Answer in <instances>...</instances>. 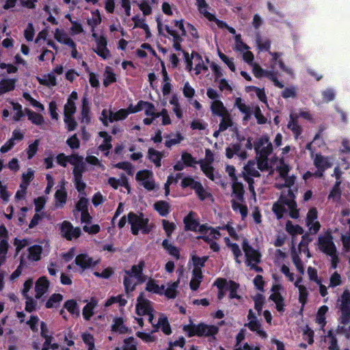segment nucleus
I'll return each mask as SVG.
<instances>
[{
  "label": "nucleus",
  "instance_id": "nucleus-17",
  "mask_svg": "<svg viewBox=\"0 0 350 350\" xmlns=\"http://www.w3.org/2000/svg\"><path fill=\"white\" fill-rule=\"evenodd\" d=\"M343 217L340 220V223L342 224V226L338 227L336 228L337 231H344L345 232H349L348 235H345L342 234V242L343 244V247L345 249L346 251L350 250V219L345 216H347L349 214V211H342Z\"/></svg>",
  "mask_w": 350,
  "mask_h": 350
},
{
  "label": "nucleus",
  "instance_id": "nucleus-5",
  "mask_svg": "<svg viewBox=\"0 0 350 350\" xmlns=\"http://www.w3.org/2000/svg\"><path fill=\"white\" fill-rule=\"evenodd\" d=\"M128 221L131 225V232L133 234H137L139 232L148 234L151 230V226L148 224V219L142 213H130L128 215Z\"/></svg>",
  "mask_w": 350,
  "mask_h": 350
},
{
  "label": "nucleus",
  "instance_id": "nucleus-1",
  "mask_svg": "<svg viewBox=\"0 0 350 350\" xmlns=\"http://www.w3.org/2000/svg\"><path fill=\"white\" fill-rule=\"evenodd\" d=\"M135 313L139 317L147 315L149 322L155 328V330L161 329L166 335L171 334V329L167 317L162 314L156 313L151 301L145 297L143 293L137 299ZM135 320L140 327L143 326L144 323L142 317H135Z\"/></svg>",
  "mask_w": 350,
  "mask_h": 350
},
{
  "label": "nucleus",
  "instance_id": "nucleus-52",
  "mask_svg": "<svg viewBox=\"0 0 350 350\" xmlns=\"http://www.w3.org/2000/svg\"><path fill=\"white\" fill-rule=\"evenodd\" d=\"M42 252L41 246L35 245L28 249V258L32 261H37L40 260V255Z\"/></svg>",
  "mask_w": 350,
  "mask_h": 350
},
{
  "label": "nucleus",
  "instance_id": "nucleus-16",
  "mask_svg": "<svg viewBox=\"0 0 350 350\" xmlns=\"http://www.w3.org/2000/svg\"><path fill=\"white\" fill-rule=\"evenodd\" d=\"M137 181L148 191L153 190L155 187V182L153 173L147 170H140L136 174Z\"/></svg>",
  "mask_w": 350,
  "mask_h": 350
},
{
  "label": "nucleus",
  "instance_id": "nucleus-22",
  "mask_svg": "<svg viewBox=\"0 0 350 350\" xmlns=\"http://www.w3.org/2000/svg\"><path fill=\"white\" fill-rule=\"evenodd\" d=\"M317 217L318 212L317 208H311L307 213L306 223L310 232L314 234L317 233L321 228V224L317 220Z\"/></svg>",
  "mask_w": 350,
  "mask_h": 350
},
{
  "label": "nucleus",
  "instance_id": "nucleus-31",
  "mask_svg": "<svg viewBox=\"0 0 350 350\" xmlns=\"http://www.w3.org/2000/svg\"><path fill=\"white\" fill-rule=\"evenodd\" d=\"M54 38L59 43L68 46H73L74 41L70 38L68 33L63 29H55L53 31Z\"/></svg>",
  "mask_w": 350,
  "mask_h": 350
},
{
  "label": "nucleus",
  "instance_id": "nucleus-12",
  "mask_svg": "<svg viewBox=\"0 0 350 350\" xmlns=\"http://www.w3.org/2000/svg\"><path fill=\"white\" fill-rule=\"evenodd\" d=\"M318 246L319 250L327 256L336 253V247L330 232H325L319 237Z\"/></svg>",
  "mask_w": 350,
  "mask_h": 350
},
{
  "label": "nucleus",
  "instance_id": "nucleus-59",
  "mask_svg": "<svg viewBox=\"0 0 350 350\" xmlns=\"http://www.w3.org/2000/svg\"><path fill=\"white\" fill-rule=\"evenodd\" d=\"M16 80L11 79H2L0 81V89L3 94L14 90Z\"/></svg>",
  "mask_w": 350,
  "mask_h": 350
},
{
  "label": "nucleus",
  "instance_id": "nucleus-10",
  "mask_svg": "<svg viewBox=\"0 0 350 350\" xmlns=\"http://www.w3.org/2000/svg\"><path fill=\"white\" fill-rule=\"evenodd\" d=\"M214 161V154L210 149H206L205 157L203 159L198 161L203 173L207 178L213 181L217 180V175L214 173V169L212 163Z\"/></svg>",
  "mask_w": 350,
  "mask_h": 350
},
{
  "label": "nucleus",
  "instance_id": "nucleus-37",
  "mask_svg": "<svg viewBox=\"0 0 350 350\" xmlns=\"http://www.w3.org/2000/svg\"><path fill=\"white\" fill-rule=\"evenodd\" d=\"M131 19L133 24L131 25V27H132L133 29L135 28H141L145 31L147 38H149L150 36L151 33L149 27L146 24V20L144 18H142L139 16L136 15L132 17Z\"/></svg>",
  "mask_w": 350,
  "mask_h": 350
},
{
  "label": "nucleus",
  "instance_id": "nucleus-2",
  "mask_svg": "<svg viewBox=\"0 0 350 350\" xmlns=\"http://www.w3.org/2000/svg\"><path fill=\"white\" fill-rule=\"evenodd\" d=\"M269 54L271 57L269 62L270 70H265L262 68L258 64L254 63L251 66L252 67V72L256 77H267L273 81L275 86L282 88L284 85L281 82L279 81L278 79V73L276 70V66L278 65L282 70L286 72L289 75H293V71L290 68L284 65L280 59L281 55L280 53L276 52H269Z\"/></svg>",
  "mask_w": 350,
  "mask_h": 350
},
{
  "label": "nucleus",
  "instance_id": "nucleus-46",
  "mask_svg": "<svg viewBox=\"0 0 350 350\" xmlns=\"http://www.w3.org/2000/svg\"><path fill=\"white\" fill-rule=\"evenodd\" d=\"M99 137L103 139V142L99 145V149L101 151H106L105 155H107L108 150L111 148V137L107 133L102 131L99 133Z\"/></svg>",
  "mask_w": 350,
  "mask_h": 350
},
{
  "label": "nucleus",
  "instance_id": "nucleus-32",
  "mask_svg": "<svg viewBox=\"0 0 350 350\" xmlns=\"http://www.w3.org/2000/svg\"><path fill=\"white\" fill-rule=\"evenodd\" d=\"M287 127L293 132L295 139L302 133V127L298 124L297 116L295 113H290Z\"/></svg>",
  "mask_w": 350,
  "mask_h": 350
},
{
  "label": "nucleus",
  "instance_id": "nucleus-61",
  "mask_svg": "<svg viewBox=\"0 0 350 350\" xmlns=\"http://www.w3.org/2000/svg\"><path fill=\"white\" fill-rule=\"evenodd\" d=\"M235 106L239 109V111L245 114V118H248L251 115V109L241 98H237L235 99Z\"/></svg>",
  "mask_w": 350,
  "mask_h": 350
},
{
  "label": "nucleus",
  "instance_id": "nucleus-42",
  "mask_svg": "<svg viewBox=\"0 0 350 350\" xmlns=\"http://www.w3.org/2000/svg\"><path fill=\"white\" fill-rule=\"evenodd\" d=\"M37 80L40 84L46 85L49 88L54 87L57 85L56 77L53 75V72H50L47 75L38 77Z\"/></svg>",
  "mask_w": 350,
  "mask_h": 350
},
{
  "label": "nucleus",
  "instance_id": "nucleus-55",
  "mask_svg": "<svg viewBox=\"0 0 350 350\" xmlns=\"http://www.w3.org/2000/svg\"><path fill=\"white\" fill-rule=\"evenodd\" d=\"M128 328L124 324L123 319L122 318H116L113 320L112 325V331L119 334L126 333Z\"/></svg>",
  "mask_w": 350,
  "mask_h": 350
},
{
  "label": "nucleus",
  "instance_id": "nucleus-53",
  "mask_svg": "<svg viewBox=\"0 0 350 350\" xmlns=\"http://www.w3.org/2000/svg\"><path fill=\"white\" fill-rule=\"evenodd\" d=\"M116 81V77L113 69L109 66H107L103 75V85L107 87L111 83H114Z\"/></svg>",
  "mask_w": 350,
  "mask_h": 350
},
{
  "label": "nucleus",
  "instance_id": "nucleus-28",
  "mask_svg": "<svg viewBox=\"0 0 350 350\" xmlns=\"http://www.w3.org/2000/svg\"><path fill=\"white\" fill-rule=\"evenodd\" d=\"M200 233L202 234L200 237L207 243L217 239L221 236L219 231L206 225H201Z\"/></svg>",
  "mask_w": 350,
  "mask_h": 350
},
{
  "label": "nucleus",
  "instance_id": "nucleus-44",
  "mask_svg": "<svg viewBox=\"0 0 350 350\" xmlns=\"http://www.w3.org/2000/svg\"><path fill=\"white\" fill-rule=\"evenodd\" d=\"M97 306V301L92 299L86 305L83 307L82 310V314L83 318L88 321L94 314V310Z\"/></svg>",
  "mask_w": 350,
  "mask_h": 350
},
{
  "label": "nucleus",
  "instance_id": "nucleus-8",
  "mask_svg": "<svg viewBox=\"0 0 350 350\" xmlns=\"http://www.w3.org/2000/svg\"><path fill=\"white\" fill-rule=\"evenodd\" d=\"M277 171L279 172L280 178L282 183H276V186L279 188L286 187L290 188L294 185L295 178L293 176H288L289 171L288 165L286 163V157H282L276 165Z\"/></svg>",
  "mask_w": 350,
  "mask_h": 350
},
{
  "label": "nucleus",
  "instance_id": "nucleus-50",
  "mask_svg": "<svg viewBox=\"0 0 350 350\" xmlns=\"http://www.w3.org/2000/svg\"><path fill=\"white\" fill-rule=\"evenodd\" d=\"M232 183V200L244 199L243 185L237 180L233 181Z\"/></svg>",
  "mask_w": 350,
  "mask_h": 350
},
{
  "label": "nucleus",
  "instance_id": "nucleus-39",
  "mask_svg": "<svg viewBox=\"0 0 350 350\" xmlns=\"http://www.w3.org/2000/svg\"><path fill=\"white\" fill-rule=\"evenodd\" d=\"M102 21L101 16L98 10H94L91 12V16L87 19V23L91 28L92 33H96L95 29L100 24Z\"/></svg>",
  "mask_w": 350,
  "mask_h": 350
},
{
  "label": "nucleus",
  "instance_id": "nucleus-62",
  "mask_svg": "<svg viewBox=\"0 0 350 350\" xmlns=\"http://www.w3.org/2000/svg\"><path fill=\"white\" fill-rule=\"evenodd\" d=\"M286 230L293 236L301 234L304 232L301 227L297 224H293L290 221H288L286 224Z\"/></svg>",
  "mask_w": 350,
  "mask_h": 350
},
{
  "label": "nucleus",
  "instance_id": "nucleus-26",
  "mask_svg": "<svg viewBox=\"0 0 350 350\" xmlns=\"http://www.w3.org/2000/svg\"><path fill=\"white\" fill-rule=\"evenodd\" d=\"M303 278L301 276H298L296 278L295 286L298 290V299L299 302L304 307L308 301V291L305 285L302 284Z\"/></svg>",
  "mask_w": 350,
  "mask_h": 350
},
{
  "label": "nucleus",
  "instance_id": "nucleus-18",
  "mask_svg": "<svg viewBox=\"0 0 350 350\" xmlns=\"http://www.w3.org/2000/svg\"><path fill=\"white\" fill-rule=\"evenodd\" d=\"M246 326L252 332L262 338H267V334L265 331L263 330L260 321L255 316L254 313L252 310H249L247 315V323L245 324Z\"/></svg>",
  "mask_w": 350,
  "mask_h": 350
},
{
  "label": "nucleus",
  "instance_id": "nucleus-41",
  "mask_svg": "<svg viewBox=\"0 0 350 350\" xmlns=\"http://www.w3.org/2000/svg\"><path fill=\"white\" fill-rule=\"evenodd\" d=\"M146 290L150 293L162 295L164 293V285H159L156 280L150 279L146 283Z\"/></svg>",
  "mask_w": 350,
  "mask_h": 350
},
{
  "label": "nucleus",
  "instance_id": "nucleus-4",
  "mask_svg": "<svg viewBox=\"0 0 350 350\" xmlns=\"http://www.w3.org/2000/svg\"><path fill=\"white\" fill-rule=\"evenodd\" d=\"M288 198L286 199L282 196L273 206V211L278 219L283 216L284 213H288L291 217L294 219L299 217V210L297 208V204L294 200V196L290 190H288Z\"/></svg>",
  "mask_w": 350,
  "mask_h": 350
},
{
  "label": "nucleus",
  "instance_id": "nucleus-9",
  "mask_svg": "<svg viewBox=\"0 0 350 350\" xmlns=\"http://www.w3.org/2000/svg\"><path fill=\"white\" fill-rule=\"evenodd\" d=\"M134 113L131 111L130 105L127 109H121L115 113L105 109L102 111L100 120L104 124L107 125L108 122L124 120L129 114Z\"/></svg>",
  "mask_w": 350,
  "mask_h": 350
},
{
  "label": "nucleus",
  "instance_id": "nucleus-34",
  "mask_svg": "<svg viewBox=\"0 0 350 350\" xmlns=\"http://www.w3.org/2000/svg\"><path fill=\"white\" fill-rule=\"evenodd\" d=\"M77 93L76 92H72L64 106V116H72L76 112L75 101L77 100Z\"/></svg>",
  "mask_w": 350,
  "mask_h": 350
},
{
  "label": "nucleus",
  "instance_id": "nucleus-15",
  "mask_svg": "<svg viewBox=\"0 0 350 350\" xmlns=\"http://www.w3.org/2000/svg\"><path fill=\"white\" fill-rule=\"evenodd\" d=\"M334 161V159L333 157H324L321 154H317L313 159V162L314 165L317 168V171L314 175L316 177L322 176L323 172L332 165Z\"/></svg>",
  "mask_w": 350,
  "mask_h": 350
},
{
  "label": "nucleus",
  "instance_id": "nucleus-51",
  "mask_svg": "<svg viewBox=\"0 0 350 350\" xmlns=\"http://www.w3.org/2000/svg\"><path fill=\"white\" fill-rule=\"evenodd\" d=\"M64 307L68 310L69 313L75 317H79L80 314L79 308L77 303L74 299H70L64 303Z\"/></svg>",
  "mask_w": 350,
  "mask_h": 350
},
{
  "label": "nucleus",
  "instance_id": "nucleus-23",
  "mask_svg": "<svg viewBox=\"0 0 350 350\" xmlns=\"http://www.w3.org/2000/svg\"><path fill=\"white\" fill-rule=\"evenodd\" d=\"M175 26L180 29L182 35L190 36L193 40L199 38L197 29L190 23L184 24L183 20L175 21Z\"/></svg>",
  "mask_w": 350,
  "mask_h": 350
},
{
  "label": "nucleus",
  "instance_id": "nucleus-60",
  "mask_svg": "<svg viewBox=\"0 0 350 350\" xmlns=\"http://www.w3.org/2000/svg\"><path fill=\"white\" fill-rule=\"evenodd\" d=\"M148 158L152 161L157 167L161 166V159L162 154L159 151H157L153 148L148 150Z\"/></svg>",
  "mask_w": 350,
  "mask_h": 350
},
{
  "label": "nucleus",
  "instance_id": "nucleus-20",
  "mask_svg": "<svg viewBox=\"0 0 350 350\" xmlns=\"http://www.w3.org/2000/svg\"><path fill=\"white\" fill-rule=\"evenodd\" d=\"M215 285H216L218 288L226 289L228 291H229V297L230 299H240V296L237 293V290L239 288V285L234 282L227 281L225 279H217L215 282Z\"/></svg>",
  "mask_w": 350,
  "mask_h": 350
},
{
  "label": "nucleus",
  "instance_id": "nucleus-40",
  "mask_svg": "<svg viewBox=\"0 0 350 350\" xmlns=\"http://www.w3.org/2000/svg\"><path fill=\"white\" fill-rule=\"evenodd\" d=\"M68 163L74 165L73 174L75 172H83L84 169L83 158L78 154L68 156Z\"/></svg>",
  "mask_w": 350,
  "mask_h": 350
},
{
  "label": "nucleus",
  "instance_id": "nucleus-3",
  "mask_svg": "<svg viewBox=\"0 0 350 350\" xmlns=\"http://www.w3.org/2000/svg\"><path fill=\"white\" fill-rule=\"evenodd\" d=\"M336 306L340 312L338 329L347 338L350 336V291L345 288L338 297Z\"/></svg>",
  "mask_w": 350,
  "mask_h": 350
},
{
  "label": "nucleus",
  "instance_id": "nucleus-64",
  "mask_svg": "<svg viewBox=\"0 0 350 350\" xmlns=\"http://www.w3.org/2000/svg\"><path fill=\"white\" fill-rule=\"evenodd\" d=\"M63 296L61 294L52 295L46 303V307L48 308H55L62 301Z\"/></svg>",
  "mask_w": 350,
  "mask_h": 350
},
{
  "label": "nucleus",
  "instance_id": "nucleus-27",
  "mask_svg": "<svg viewBox=\"0 0 350 350\" xmlns=\"http://www.w3.org/2000/svg\"><path fill=\"white\" fill-rule=\"evenodd\" d=\"M184 224L186 230L200 232L201 225L199 224L197 215L195 213L190 212L184 218Z\"/></svg>",
  "mask_w": 350,
  "mask_h": 350
},
{
  "label": "nucleus",
  "instance_id": "nucleus-6",
  "mask_svg": "<svg viewBox=\"0 0 350 350\" xmlns=\"http://www.w3.org/2000/svg\"><path fill=\"white\" fill-rule=\"evenodd\" d=\"M184 330L189 336H214L218 333V327L204 323L191 324L185 325Z\"/></svg>",
  "mask_w": 350,
  "mask_h": 350
},
{
  "label": "nucleus",
  "instance_id": "nucleus-11",
  "mask_svg": "<svg viewBox=\"0 0 350 350\" xmlns=\"http://www.w3.org/2000/svg\"><path fill=\"white\" fill-rule=\"evenodd\" d=\"M284 286L278 282L274 283L271 288L269 299L275 304V308L279 312H283L284 311V298L282 295V293L284 292Z\"/></svg>",
  "mask_w": 350,
  "mask_h": 350
},
{
  "label": "nucleus",
  "instance_id": "nucleus-48",
  "mask_svg": "<svg viewBox=\"0 0 350 350\" xmlns=\"http://www.w3.org/2000/svg\"><path fill=\"white\" fill-rule=\"evenodd\" d=\"M179 284V280L176 282H170L167 285V288L164 286V293L167 298L174 299L176 296L177 288Z\"/></svg>",
  "mask_w": 350,
  "mask_h": 350
},
{
  "label": "nucleus",
  "instance_id": "nucleus-25",
  "mask_svg": "<svg viewBox=\"0 0 350 350\" xmlns=\"http://www.w3.org/2000/svg\"><path fill=\"white\" fill-rule=\"evenodd\" d=\"M75 262L82 270H85L94 267L98 260H94L86 254H81L76 256Z\"/></svg>",
  "mask_w": 350,
  "mask_h": 350
},
{
  "label": "nucleus",
  "instance_id": "nucleus-33",
  "mask_svg": "<svg viewBox=\"0 0 350 350\" xmlns=\"http://www.w3.org/2000/svg\"><path fill=\"white\" fill-rule=\"evenodd\" d=\"M232 210L239 213L241 216V219L244 220L247 216V207L245 203L244 199L232 200Z\"/></svg>",
  "mask_w": 350,
  "mask_h": 350
},
{
  "label": "nucleus",
  "instance_id": "nucleus-29",
  "mask_svg": "<svg viewBox=\"0 0 350 350\" xmlns=\"http://www.w3.org/2000/svg\"><path fill=\"white\" fill-rule=\"evenodd\" d=\"M50 282L45 276L39 278L35 284L36 297L40 298L42 295L47 293L49 288Z\"/></svg>",
  "mask_w": 350,
  "mask_h": 350
},
{
  "label": "nucleus",
  "instance_id": "nucleus-7",
  "mask_svg": "<svg viewBox=\"0 0 350 350\" xmlns=\"http://www.w3.org/2000/svg\"><path fill=\"white\" fill-rule=\"evenodd\" d=\"M208 58L204 60L199 54L192 53L190 60L187 61V68L196 75L205 74L208 71Z\"/></svg>",
  "mask_w": 350,
  "mask_h": 350
},
{
  "label": "nucleus",
  "instance_id": "nucleus-35",
  "mask_svg": "<svg viewBox=\"0 0 350 350\" xmlns=\"http://www.w3.org/2000/svg\"><path fill=\"white\" fill-rule=\"evenodd\" d=\"M139 281V280L133 276L132 274H130L129 271H125L124 286L126 293L129 294L131 293L135 289L137 282Z\"/></svg>",
  "mask_w": 350,
  "mask_h": 350
},
{
  "label": "nucleus",
  "instance_id": "nucleus-14",
  "mask_svg": "<svg viewBox=\"0 0 350 350\" xmlns=\"http://www.w3.org/2000/svg\"><path fill=\"white\" fill-rule=\"evenodd\" d=\"M243 250L245 256L246 265L250 267L251 269H256L258 271V269H256V265L260 260V253L250 246L246 241H243Z\"/></svg>",
  "mask_w": 350,
  "mask_h": 350
},
{
  "label": "nucleus",
  "instance_id": "nucleus-21",
  "mask_svg": "<svg viewBox=\"0 0 350 350\" xmlns=\"http://www.w3.org/2000/svg\"><path fill=\"white\" fill-rule=\"evenodd\" d=\"M255 150L258 154L267 157L272 151V145L267 135L260 137L256 145Z\"/></svg>",
  "mask_w": 350,
  "mask_h": 350
},
{
  "label": "nucleus",
  "instance_id": "nucleus-54",
  "mask_svg": "<svg viewBox=\"0 0 350 350\" xmlns=\"http://www.w3.org/2000/svg\"><path fill=\"white\" fill-rule=\"evenodd\" d=\"M169 103L170 105L173 106L172 111H174L176 117L179 119L182 118L183 112L180 109L178 96L175 94L172 95L169 100Z\"/></svg>",
  "mask_w": 350,
  "mask_h": 350
},
{
  "label": "nucleus",
  "instance_id": "nucleus-38",
  "mask_svg": "<svg viewBox=\"0 0 350 350\" xmlns=\"http://www.w3.org/2000/svg\"><path fill=\"white\" fill-rule=\"evenodd\" d=\"M211 110L213 115L218 116L219 117L229 113L228 109L225 107L223 103L219 100H215L211 102Z\"/></svg>",
  "mask_w": 350,
  "mask_h": 350
},
{
  "label": "nucleus",
  "instance_id": "nucleus-58",
  "mask_svg": "<svg viewBox=\"0 0 350 350\" xmlns=\"http://www.w3.org/2000/svg\"><path fill=\"white\" fill-rule=\"evenodd\" d=\"M256 43L260 51H267L271 46V42L269 39L261 38L259 36H257L256 38Z\"/></svg>",
  "mask_w": 350,
  "mask_h": 350
},
{
  "label": "nucleus",
  "instance_id": "nucleus-43",
  "mask_svg": "<svg viewBox=\"0 0 350 350\" xmlns=\"http://www.w3.org/2000/svg\"><path fill=\"white\" fill-rule=\"evenodd\" d=\"M202 278V271L199 267H194L192 271V278L190 281V288L196 290L199 287Z\"/></svg>",
  "mask_w": 350,
  "mask_h": 350
},
{
  "label": "nucleus",
  "instance_id": "nucleus-24",
  "mask_svg": "<svg viewBox=\"0 0 350 350\" xmlns=\"http://www.w3.org/2000/svg\"><path fill=\"white\" fill-rule=\"evenodd\" d=\"M61 234L66 239L72 240L79 237L81 230L79 228H74L69 221H64L61 225Z\"/></svg>",
  "mask_w": 350,
  "mask_h": 350
},
{
  "label": "nucleus",
  "instance_id": "nucleus-36",
  "mask_svg": "<svg viewBox=\"0 0 350 350\" xmlns=\"http://www.w3.org/2000/svg\"><path fill=\"white\" fill-rule=\"evenodd\" d=\"M334 174L336 176V178L337 179L336 184L331 191L329 195V199H332L334 201H336L340 198V191L339 189V186L340 184V181L339 180L340 176L342 174V172L340 170V168L338 167H335L334 169Z\"/></svg>",
  "mask_w": 350,
  "mask_h": 350
},
{
  "label": "nucleus",
  "instance_id": "nucleus-30",
  "mask_svg": "<svg viewBox=\"0 0 350 350\" xmlns=\"http://www.w3.org/2000/svg\"><path fill=\"white\" fill-rule=\"evenodd\" d=\"M66 182L62 180L58 185V189L55 192V204L57 206L62 207L66 203L67 199V193L65 189Z\"/></svg>",
  "mask_w": 350,
  "mask_h": 350
},
{
  "label": "nucleus",
  "instance_id": "nucleus-19",
  "mask_svg": "<svg viewBox=\"0 0 350 350\" xmlns=\"http://www.w3.org/2000/svg\"><path fill=\"white\" fill-rule=\"evenodd\" d=\"M130 109L131 112H138L140 111H144L146 116H152L154 118H159V114L156 112L154 105L151 103L140 100L136 105H130Z\"/></svg>",
  "mask_w": 350,
  "mask_h": 350
},
{
  "label": "nucleus",
  "instance_id": "nucleus-56",
  "mask_svg": "<svg viewBox=\"0 0 350 350\" xmlns=\"http://www.w3.org/2000/svg\"><path fill=\"white\" fill-rule=\"evenodd\" d=\"M81 339L85 344L87 350H96L95 349L94 338L92 334L83 332L81 334Z\"/></svg>",
  "mask_w": 350,
  "mask_h": 350
},
{
  "label": "nucleus",
  "instance_id": "nucleus-57",
  "mask_svg": "<svg viewBox=\"0 0 350 350\" xmlns=\"http://www.w3.org/2000/svg\"><path fill=\"white\" fill-rule=\"evenodd\" d=\"M244 174L247 176H254L257 177L260 176V174L256 170V163L254 161H249L247 164L244 167Z\"/></svg>",
  "mask_w": 350,
  "mask_h": 350
},
{
  "label": "nucleus",
  "instance_id": "nucleus-63",
  "mask_svg": "<svg viewBox=\"0 0 350 350\" xmlns=\"http://www.w3.org/2000/svg\"><path fill=\"white\" fill-rule=\"evenodd\" d=\"M325 342L327 345L329 350H338L337 340L332 332H329L327 335L325 337Z\"/></svg>",
  "mask_w": 350,
  "mask_h": 350
},
{
  "label": "nucleus",
  "instance_id": "nucleus-47",
  "mask_svg": "<svg viewBox=\"0 0 350 350\" xmlns=\"http://www.w3.org/2000/svg\"><path fill=\"white\" fill-rule=\"evenodd\" d=\"M157 3V0H142L138 3V7L144 16L152 13V5Z\"/></svg>",
  "mask_w": 350,
  "mask_h": 350
},
{
  "label": "nucleus",
  "instance_id": "nucleus-45",
  "mask_svg": "<svg viewBox=\"0 0 350 350\" xmlns=\"http://www.w3.org/2000/svg\"><path fill=\"white\" fill-rule=\"evenodd\" d=\"M184 137L179 133H171L165 137V145L167 148H171L173 146L180 144Z\"/></svg>",
  "mask_w": 350,
  "mask_h": 350
},
{
  "label": "nucleus",
  "instance_id": "nucleus-13",
  "mask_svg": "<svg viewBox=\"0 0 350 350\" xmlns=\"http://www.w3.org/2000/svg\"><path fill=\"white\" fill-rule=\"evenodd\" d=\"M95 41L94 51L102 59H107L111 57V53L107 48V38L103 36H98L96 33H92Z\"/></svg>",
  "mask_w": 350,
  "mask_h": 350
},
{
  "label": "nucleus",
  "instance_id": "nucleus-49",
  "mask_svg": "<svg viewBox=\"0 0 350 350\" xmlns=\"http://www.w3.org/2000/svg\"><path fill=\"white\" fill-rule=\"evenodd\" d=\"M162 74H163V83H162V92L164 96L168 95L172 90V85L170 80L167 76V71L163 64H162Z\"/></svg>",
  "mask_w": 350,
  "mask_h": 350
}]
</instances>
